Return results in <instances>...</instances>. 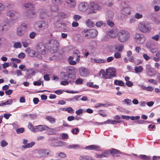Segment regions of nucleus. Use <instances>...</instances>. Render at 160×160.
Instances as JSON below:
<instances>
[{
	"instance_id": "obj_1",
	"label": "nucleus",
	"mask_w": 160,
	"mask_h": 160,
	"mask_svg": "<svg viewBox=\"0 0 160 160\" xmlns=\"http://www.w3.org/2000/svg\"><path fill=\"white\" fill-rule=\"evenodd\" d=\"M45 43L48 47L54 52H57L59 49V43L57 40L54 39H51L47 40Z\"/></svg>"
},
{
	"instance_id": "obj_2",
	"label": "nucleus",
	"mask_w": 160,
	"mask_h": 160,
	"mask_svg": "<svg viewBox=\"0 0 160 160\" xmlns=\"http://www.w3.org/2000/svg\"><path fill=\"white\" fill-rule=\"evenodd\" d=\"M23 6L28 10V16L29 18H33L35 14L34 11V7L33 5L30 3H26L23 4Z\"/></svg>"
},
{
	"instance_id": "obj_3",
	"label": "nucleus",
	"mask_w": 160,
	"mask_h": 160,
	"mask_svg": "<svg viewBox=\"0 0 160 160\" xmlns=\"http://www.w3.org/2000/svg\"><path fill=\"white\" fill-rule=\"evenodd\" d=\"M129 33L126 31L121 30L119 32L118 40L121 42H124L128 40L129 37Z\"/></svg>"
},
{
	"instance_id": "obj_4",
	"label": "nucleus",
	"mask_w": 160,
	"mask_h": 160,
	"mask_svg": "<svg viewBox=\"0 0 160 160\" xmlns=\"http://www.w3.org/2000/svg\"><path fill=\"white\" fill-rule=\"evenodd\" d=\"M138 28L144 33L149 32L151 30V28L149 25L145 23H140L138 25Z\"/></svg>"
},
{
	"instance_id": "obj_5",
	"label": "nucleus",
	"mask_w": 160,
	"mask_h": 160,
	"mask_svg": "<svg viewBox=\"0 0 160 160\" xmlns=\"http://www.w3.org/2000/svg\"><path fill=\"white\" fill-rule=\"evenodd\" d=\"M100 8V7L98 4L94 2H91L89 6V11H88V14L95 13V10H99Z\"/></svg>"
},
{
	"instance_id": "obj_6",
	"label": "nucleus",
	"mask_w": 160,
	"mask_h": 160,
	"mask_svg": "<svg viewBox=\"0 0 160 160\" xmlns=\"http://www.w3.org/2000/svg\"><path fill=\"white\" fill-rule=\"evenodd\" d=\"M27 26L26 24L23 23L17 29V33L18 36H23L26 31Z\"/></svg>"
},
{
	"instance_id": "obj_7",
	"label": "nucleus",
	"mask_w": 160,
	"mask_h": 160,
	"mask_svg": "<svg viewBox=\"0 0 160 160\" xmlns=\"http://www.w3.org/2000/svg\"><path fill=\"white\" fill-rule=\"evenodd\" d=\"M7 14L11 20H16L18 19V13L14 11H9L7 12Z\"/></svg>"
},
{
	"instance_id": "obj_8",
	"label": "nucleus",
	"mask_w": 160,
	"mask_h": 160,
	"mask_svg": "<svg viewBox=\"0 0 160 160\" xmlns=\"http://www.w3.org/2000/svg\"><path fill=\"white\" fill-rule=\"evenodd\" d=\"M36 48L38 52L42 54H45L46 53L45 46L42 42L38 43L36 45Z\"/></svg>"
},
{
	"instance_id": "obj_9",
	"label": "nucleus",
	"mask_w": 160,
	"mask_h": 160,
	"mask_svg": "<svg viewBox=\"0 0 160 160\" xmlns=\"http://www.w3.org/2000/svg\"><path fill=\"white\" fill-rule=\"evenodd\" d=\"M134 38L136 42L140 44L143 43L145 41V38L144 36L139 33L135 34Z\"/></svg>"
},
{
	"instance_id": "obj_10",
	"label": "nucleus",
	"mask_w": 160,
	"mask_h": 160,
	"mask_svg": "<svg viewBox=\"0 0 160 160\" xmlns=\"http://www.w3.org/2000/svg\"><path fill=\"white\" fill-rule=\"evenodd\" d=\"M51 151L49 149H41L38 151V153L40 157H48V155H50V154Z\"/></svg>"
},
{
	"instance_id": "obj_11",
	"label": "nucleus",
	"mask_w": 160,
	"mask_h": 160,
	"mask_svg": "<svg viewBox=\"0 0 160 160\" xmlns=\"http://www.w3.org/2000/svg\"><path fill=\"white\" fill-rule=\"evenodd\" d=\"M105 154L107 155L108 157L110 154H112L113 156H118L116 154L121 153L120 151L115 149H112L111 150L106 151L104 152Z\"/></svg>"
},
{
	"instance_id": "obj_12",
	"label": "nucleus",
	"mask_w": 160,
	"mask_h": 160,
	"mask_svg": "<svg viewBox=\"0 0 160 160\" xmlns=\"http://www.w3.org/2000/svg\"><path fill=\"white\" fill-rule=\"evenodd\" d=\"M38 27L40 30H47L48 27V23L47 22L42 21L38 23Z\"/></svg>"
},
{
	"instance_id": "obj_13",
	"label": "nucleus",
	"mask_w": 160,
	"mask_h": 160,
	"mask_svg": "<svg viewBox=\"0 0 160 160\" xmlns=\"http://www.w3.org/2000/svg\"><path fill=\"white\" fill-rule=\"evenodd\" d=\"M79 9L82 12H85L89 8V5L86 2H82L79 4L78 6Z\"/></svg>"
},
{
	"instance_id": "obj_14",
	"label": "nucleus",
	"mask_w": 160,
	"mask_h": 160,
	"mask_svg": "<svg viewBox=\"0 0 160 160\" xmlns=\"http://www.w3.org/2000/svg\"><path fill=\"white\" fill-rule=\"evenodd\" d=\"M23 71H26V75L29 77L34 75L35 73L36 72V70L34 68H26Z\"/></svg>"
},
{
	"instance_id": "obj_15",
	"label": "nucleus",
	"mask_w": 160,
	"mask_h": 160,
	"mask_svg": "<svg viewBox=\"0 0 160 160\" xmlns=\"http://www.w3.org/2000/svg\"><path fill=\"white\" fill-rule=\"evenodd\" d=\"M80 75L82 77H86L89 74L88 71L86 68H81L79 69Z\"/></svg>"
},
{
	"instance_id": "obj_16",
	"label": "nucleus",
	"mask_w": 160,
	"mask_h": 160,
	"mask_svg": "<svg viewBox=\"0 0 160 160\" xmlns=\"http://www.w3.org/2000/svg\"><path fill=\"white\" fill-rule=\"evenodd\" d=\"M35 129L36 131L35 132H37L38 131H42L44 130H48V127L44 125H39L38 126H35Z\"/></svg>"
},
{
	"instance_id": "obj_17",
	"label": "nucleus",
	"mask_w": 160,
	"mask_h": 160,
	"mask_svg": "<svg viewBox=\"0 0 160 160\" xmlns=\"http://www.w3.org/2000/svg\"><path fill=\"white\" fill-rule=\"evenodd\" d=\"M82 33L85 38H91L90 34L89 33V29H87L83 30L82 32Z\"/></svg>"
},
{
	"instance_id": "obj_18",
	"label": "nucleus",
	"mask_w": 160,
	"mask_h": 160,
	"mask_svg": "<svg viewBox=\"0 0 160 160\" xmlns=\"http://www.w3.org/2000/svg\"><path fill=\"white\" fill-rule=\"evenodd\" d=\"M131 11L130 7H128L123 8L122 10V13L123 15L125 16H127L129 15Z\"/></svg>"
},
{
	"instance_id": "obj_19",
	"label": "nucleus",
	"mask_w": 160,
	"mask_h": 160,
	"mask_svg": "<svg viewBox=\"0 0 160 160\" xmlns=\"http://www.w3.org/2000/svg\"><path fill=\"white\" fill-rule=\"evenodd\" d=\"M99 148L100 147L99 146L96 145H90L88 146L85 148V149H87L96 151H98L99 149Z\"/></svg>"
},
{
	"instance_id": "obj_20",
	"label": "nucleus",
	"mask_w": 160,
	"mask_h": 160,
	"mask_svg": "<svg viewBox=\"0 0 160 160\" xmlns=\"http://www.w3.org/2000/svg\"><path fill=\"white\" fill-rule=\"evenodd\" d=\"M89 29L91 38L96 37L97 35V31L96 30L93 29Z\"/></svg>"
},
{
	"instance_id": "obj_21",
	"label": "nucleus",
	"mask_w": 160,
	"mask_h": 160,
	"mask_svg": "<svg viewBox=\"0 0 160 160\" xmlns=\"http://www.w3.org/2000/svg\"><path fill=\"white\" fill-rule=\"evenodd\" d=\"M80 160H95L91 156L88 155H82L79 157Z\"/></svg>"
},
{
	"instance_id": "obj_22",
	"label": "nucleus",
	"mask_w": 160,
	"mask_h": 160,
	"mask_svg": "<svg viewBox=\"0 0 160 160\" xmlns=\"http://www.w3.org/2000/svg\"><path fill=\"white\" fill-rule=\"evenodd\" d=\"M117 76V73H106V76L105 78V79H112L114 77H116Z\"/></svg>"
},
{
	"instance_id": "obj_23",
	"label": "nucleus",
	"mask_w": 160,
	"mask_h": 160,
	"mask_svg": "<svg viewBox=\"0 0 160 160\" xmlns=\"http://www.w3.org/2000/svg\"><path fill=\"white\" fill-rule=\"evenodd\" d=\"M61 78L62 80H67L69 78V76L67 73L64 72H62L61 73Z\"/></svg>"
},
{
	"instance_id": "obj_24",
	"label": "nucleus",
	"mask_w": 160,
	"mask_h": 160,
	"mask_svg": "<svg viewBox=\"0 0 160 160\" xmlns=\"http://www.w3.org/2000/svg\"><path fill=\"white\" fill-rule=\"evenodd\" d=\"M47 11L45 9H42L40 11V17L41 18L43 19L47 16Z\"/></svg>"
},
{
	"instance_id": "obj_25",
	"label": "nucleus",
	"mask_w": 160,
	"mask_h": 160,
	"mask_svg": "<svg viewBox=\"0 0 160 160\" xmlns=\"http://www.w3.org/2000/svg\"><path fill=\"white\" fill-rule=\"evenodd\" d=\"M35 144V142H32L30 143H27L26 145H23L22 147L24 148H30L33 147Z\"/></svg>"
},
{
	"instance_id": "obj_26",
	"label": "nucleus",
	"mask_w": 160,
	"mask_h": 160,
	"mask_svg": "<svg viewBox=\"0 0 160 160\" xmlns=\"http://www.w3.org/2000/svg\"><path fill=\"white\" fill-rule=\"evenodd\" d=\"M10 26L8 24H4L2 27H0V29H1L3 31L6 32L8 31L10 28Z\"/></svg>"
},
{
	"instance_id": "obj_27",
	"label": "nucleus",
	"mask_w": 160,
	"mask_h": 160,
	"mask_svg": "<svg viewBox=\"0 0 160 160\" xmlns=\"http://www.w3.org/2000/svg\"><path fill=\"white\" fill-rule=\"evenodd\" d=\"M107 34L111 38H114L117 36V34L115 33H114L113 31L112 30L108 31L107 33Z\"/></svg>"
},
{
	"instance_id": "obj_28",
	"label": "nucleus",
	"mask_w": 160,
	"mask_h": 160,
	"mask_svg": "<svg viewBox=\"0 0 160 160\" xmlns=\"http://www.w3.org/2000/svg\"><path fill=\"white\" fill-rule=\"evenodd\" d=\"M114 84L116 85H119L121 86H122L124 85V82L122 80H115L114 81Z\"/></svg>"
},
{
	"instance_id": "obj_29",
	"label": "nucleus",
	"mask_w": 160,
	"mask_h": 160,
	"mask_svg": "<svg viewBox=\"0 0 160 160\" xmlns=\"http://www.w3.org/2000/svg\"><path fill=\"white\" fill-rule=\"evenodd\" d=\"M113 15L114 13L111 10L108 11L107 12V19H112L113 18Z\"/></svg>"
},
{
	"instance_id": "obj_30",
	"label": "nucleus",
	"mask_w": 160,
	"mask_h": 160,
	"mask_svg": "<svg viewBox=\"0 0 160 160\" xmlns=\"http://www.w3.org/2000/svg\"><path fill=\"white\" fill-rule=\"evenodd\" d=\"M86 24L88 27L90 28L93 27L95 25L94 23L89 19L87 20Z\"/></svg>"
},
{
	"instance_id": "obj_31",
	"label": "nucleus",
	"mask_w": 160,
	"mask_h": 160,
	"mask_svg": "<svg viewBox=\"0 0 160 160\" xmlns=\"http://www.w3.org/2000/svg\"><path fill=\"white\" fill-rule=\"evenodd\" d=\"M45 118L52 123H54L55 122V119L51 116H47Z\"/></svg>"
},
{
	"instance_id": "obj_32",
	"label": "nucleus",
	"mask_w": 160,
	"mask_h": 160,
	"mask_svg": "<svg viewBox=\"0 0 160 160\" xmlns=\"http://www.w3.org/2000/svg\"><path fill=\"white\" fill-rule=\"evenodd\" d=\"M106 72H108L111 73H116V69L112 67L110 68H109L106 69Z\"/></svg>"
},
{
	"instance_id": "obj_33",
	"label": "nucleus",
	"mask_w": 160,
	"mask_h": 160,
	"mask_svg": "<svg viewBox=\"0 0 160 160\" xmlns=\"http://www.w3.org/2000/svg\"><path fill=\"white\" fill-rule=\"evenodd\" d=\"M134 70L136 73L141 72L143 70L142 67L141 66L138 67H135Z\"/></svg>"
},
{
	"instance_id": "obj_34",
	"label": "nucleus",
	"mask_w": 160,
	"mask_h": 160,
	"mask_svg": "<svg viewBox=\"0 0 160 160\" xmlns=\"http://www.w3.org/2000/svg\"><path fill=\"white\" fill-rule=\"evenodd\" d=\"M66 2L69 4L72 7H74L76 6V3L74 0H67Z\"/></svg>"
},
{
	"instance_id": "obj_35",
	"label": "nucleus",
	"mask_w": 160,
	"mask_h": 160,
	"mask_svg": "<svg viewBox=\"0 0 160 160\" xmlns=\"http://www.w3.org/2000/svg\"><path fill=\"white\" fill-rule=\"evenodd\" d=\"M123 48V46L122 45H120L119 46L116 45L114 46L113 47V48H114L115 50H117L118 52L121 51Z\"/></svg>"
},
{
	"instance_id": "obj_36",
	"label": "nucleus",
	"mask_w": 160,
	"mask_h": 160,
	"mask_svg": "<svg viewBox=\"0 0 160 160\" xmlns=\"http://www.w3.org/2000/svg\"><path fill=\"white\" fill-rule=\"evenodd\" d=\"M147 72L148 75L150 77L154 76L155 74V71L152 69H151L150 70L148 71H147Z\"/></svg>"
},
{
	"instance_id": "obj_37",
	"label": "nucleus",
	"mask_w": 160,
	"mask_h": 160,
	"mask_svg": "<svg viewBox=\"0 0 160 160\" xmlns=\"http://www.w3.org/2000/svg\"><path fill=\"white\" fill-rule=\"evenodd\" d=\"M94 61L96 62L99 63H104L106 62V60L104 59H98L95 58L94 59Z\"/></svg>"
},
{
	"instance_id": "obj_38",
	"label": "nucleus",
	"mask_w": 160,
	"mask_h": 160,
	"mask_svg": "<svg viewBox=\"0 0 160 160\" xmlns=\"http://www.w3.org/2000/svg\"><path fill=\"white\" fill-rule=\"evenodd\" d=\"M52 2L54 4L59 5L61 4L62 0H52Z\"/></svg>"
},
{
	"instance_id": "obj_39",
	"label": "nucleus",
	"mask_w": 160,
	"mask_h": 160,
	"mask_svg": "<svg viewBox=\"0 0 160 160\" xmlns=\"http://www.w3.org/2000/svg\"><path fill=\"white\" fill-rule=\"evenodd\" d=\"M42 83V86H43V81L39 80L38 81L34 82H33V85L35 86H40L41 85Z\"/></svg>"
},
{
	"instance_id": "obj_40",
	"label": "nucleus",
	"mask_w": 160,
	"mask_h": 160,
	"mask_svg": "<svg viewBox=\"0 0 160 160\" xmlns=\"http://www.w3.org/2000/svg\"><path fill=\"white\" fill-rule=\"evenodd\" d=\"M139 158L143 160H149L150 157L145 155H140Z\"/></svg>"
},
{
	"instance_id": "obj_41",
	"label": "nucleus",
	"mask_w": 160,
	"mask_h": 160,
	"mask_svg": "<svg viewBox=\"0 0 160 160\" xmlns=\"http://www.w3.org/2000/svg\"><path fill=\"white\" fill-rule=\"evenodd\" d=\"M28 127L29 128L32 132H35V131H36L35 126L34 127L31 123L30 122L29 123Z\"/></svg>"
},
{
	"instance_id": "obj_42",
	"label": "nucleus",
	"mask_w": 160,
	"mask_h": 160,
	"mask_svg": "<svg viewBox=\"0 0 160 160\" xmlns=\"http://www.w3.org/2000/svg\"><path fill=\"white\" fill-rule=\"evenodd\" d=\"M81 97V95H78L74 97L73 98H68V101H74V100H75L76 101H78V98Z\"/></svg>"
},
{
	"instance_id": "obj_43",
	"label": "nucleus",
	"mask_w": 160,
	"mask_h": 160,
	"mask_svg": "<svg viewBox=\"0 0 160 160\" xmlns=\"http://www.w3.org/2000/svg\"><path fill=\"white\" fill-rule=\"evenodd\" d=\"M58 7L57 5H54L51 7V10L52 12H56L58 10Z\"/></svg>"
},
{
	"instance_id": "obj_44",
	"label": "nucleus",
	"mask_w": 160,
	"mask_h": 160,
	"mask_svg": "<svg viewBox=\"0 0 160 160\" xmlns=\"http://www.w3.org/2000/svg\"><path fill=\"white\" fill-rule=\"evenodd\" d=\"M13 47L15 48H20L22 47V45L20 42H18L14 43Z\"/></svg>"
},
{
	"instance_id": "obj_45",
	"label": "nucleus",
	"mask_w": 160,
	"mask_h": 160,
	"mask_svg": "<svg viewBox=\"0 0 160 160\" xmlns=\"http://www.w3.org/2000/svg\"><path fill=\"white\" fill-rule=\"evenodd\" d=\"M73 54L76 55L78 58H80L81 57L80 52L78 50H76L74 51Z\"/></svg>"
},
{
	"instance_id": "obj_46",
	"label": "nucleus",
	"mask_w": 160,
	"mask_h": 160,
	"mask_svg": "<svg viewBox=\"0 0 160 160\" xmlns=\"http://www.w3.org/2000/svg\"><path fill=\"white\" fill-rule=\"evenodd\" d=\"M112 20V19H108L107 21V24L111 27H112L114 26V23L111 21Z\"/></svg>"
},
{
	"instance_id": "obj_47",
	"label": "nucleus",
	"mask_w": 160,
	"mask_h": 160,
	"mask_svg": "<svg viewBox=\"0 0 160 160\" xmlns=\"http://www.w3.org/2000/svg\"><path fill=\"white\" fill-rule=\"evenodd\" d=\"M37 54V52L33 50L30 51V53H29V56L32 57L36 56V55Z\"/></svg>"
},
{
	"instance_id": "obj_48",
	"label": "nucleus",
	"mask_w": 160,
	"mask_h": 160,
	"mask_svg": "<svg viewBox=\"0 0 160 160\" xmlns=\"http://www.w3.org/2000/svg\"><path fill=\"white\" fill-rule=\"evenodd\" d=\"M83 80L81 78L77 79L75 82V83L77 84H81L82 83Z\"/></svg>"
},
{
	"instance_id": "obj_49",
	"label": "nucleus",
	"mask_w": 160,
	"mask_h": 160,
	"mask_svg": "<svg viewBox=\"0 0 160 160\" xmlns=\"http://www.w3.org/2000/svg\"><path fill=\"white\" fill-rule=\"evenodd\" d=\"M79 147L80 146L78 145L72 144L69 146L68 148H74L75 149H76L78 148H79Z\"/></svg>"
},
{
	"instance_id": "obj_50",
	"label": "nucleus",
	"mask_w": 160,
	"mask_h": 160,
	"mask_svg": "<svg viewBox=\"0 0 160 160\" xmlns=\"http://www.w3.org/2000/svg\"><path fill=\"white\" fill-rule=\"evenodd\" d=\"M8 144V143L4 140H2L1 142V145L2 147H4Z\"/></svg>"
},
{
	"instance_id": "obj_51",
	"label": "nucleus",
	"mask_w": 160,
	"mask_h": 160,
	"mask_svg": "<svg viewBox=\"0 0 160 160\" xmlns=\"http://www.w3.org/2000/svg\"><path fill=\"white\" fill-rule=\"evenodd\" d=\"M142 60L140 59H138L135 60L134 63L135 65H138L139 64L142 63Z\"/></svg>"
},
{
	"instance_id": "obj_52",
	"label": "nucleus",
	"mask_w": 160,
	"mask_h": 160,
	"mask_svg": "<svg viewBox=\"0 0 160 160\" xmlns=\"http://www.w3.org/2000/svg\"><path fill=\"white\" fill-rule=\"evenodd\" d=\"M24 130V129L23 128H20L17 129L16 130L17 132L18 133H22Z\"/></svg>"
},
{
	"instance_id": "obj_53",
	"label": "nucleus",
	"mask_w": 160,
	"mask_h": 160,
	"mask_svg": "<svg viewBox=\"0 0 160 160\" xmlns=\"http://www.w3.org/2000/svg\"><path fill=\"white\" fill-rule=\"evenodd\" d=\"M123 102L128 105L131 104V100L129 99H125L123 100Z\"/></svg>"
},
{
	"instance_id": "obj_54",
	"label": "nucleus",
	"mask_w": 160,
	"mask_h": 160,
	"mask_svg": "<svg viewBox=\"0 0 160 160\" xmlns=\"http://www.w3.org/2000/svg\"><path fill=\"white\" fill-rule=\"evenodd\" d=\"M160 37V35L157 34L152 37V39L155 40L156 41H158Z\"/></svg>"
},
{
	"instance_id": "obj_55",
	"label": "nucleus",
	"mask_w": 160,
	"mask_h": 160,
	"mask_svg": "<svg viewBox=\"0 0 160 160\" xmlns=\"http://www.w3.org/2000/svg\"><path fill=\"white\" fill-rule=\"evenodd\" d=\"M81 16L78 15H76L74 16H73V19L75 21H78L81 18Z\"/></svg>"
},
{
	"instance_id": "obj_56",
	"label": "nucleus",
	"mask_w": 160,
	"mask_h": 160,
	"mask_svg": "<svg viewBox=\"0 0 160 160\" xmlns=\"http://www.w3.org/2000/svg\"><path fill=\"white\" fill-rule=\"evenodd\" d=\"M113 121H115V120H112L110 119H108L106 121L104 122V124H105L106 123H108V122H110L112 124H115V122H113Z\"/></svg>"
},
{
	"instance_id": "obj_57",
	"label": "nucleus",
	"mask_w": 160,
	"mask_h": 160,
	"mask_svg": "<svg viewBox=\"0 0 160 160\" xmlns=\"http://www.w3.org/2000/svg\"><path fill=\"white\" fill-rule=\"evenodd\" d=\"M36 34V33L35 32H31L29 35V37L33 39L34 38Z\"/></svg>"
},
{
	"instance_id": "obj_58",
	"label": "nucleus",
	"mask_w": 160,
	"mask_h": 160,
	"mask_svg": "<svg viewBox=\"0 0 160 160\" xmlns=\"http://www.w3.org/2000/svg\"><path fill=\"white\" fill-rule=\"evenodd\" d=\"M25 56V54L23 52H21L18 55V57L19 58H24Z\"/></svg>"
},
{
	"instance_id": "obj_59",
	"label": "nucleus",
	"mask_w": 160,
	"mask_h": 160,
	"mask_svg": "<svg viewBox=\"0 0 160 160\" xmlns=\"http://www.w3.org/2000/svg\"><path fill=\"white\" fill-rule=\"evenodd\" d=\"M115 57L116 58H121V55L118 52H116L114 54Z\"/></svg>"
},
{
	"instance_id": "obj_60",
	"label": "nucleus",
	"mask_w": 160,
	"mask_h": 160,
	"mask_svg": "<svg viewBox=\"0 0 160 160\" xmlns=\"http://www.w3.org/2000/svg\"><path fill=\"white\" fill-rule=\"evenodd\" d=\"M140 118L139 116H136L135 117L132 116L130 117V119L132 120H138Z\"/></svg>"
},
{
	"instance_id": "obj_61",
	"label": "nucleus",
	"mask_w": 160,
	"mask_h": 160,
	"mask_svg": "<svg viewBox=\"0 0 160 160\" xmlns=\"http://www.w3.org/2000/svg\"><path fill=\"white\" fill-rule=\"evenodd\" d=\"M66 111L70 113H73L74 112L73 109L71 107H69L67 108L66 109Z\"/></svg>"
},
{
	"instance_id": "obj_62",
	"label": "nucleus",
	"mask_w": 160,
	"mask_h": 160,
	"mask_svg": "<svg viewBox=\"0 0 160 160\" xmlns=\"http://www.w3.org/2000/svg\"><path fill=\"white\" fill-rule=\"evenodd\" d=\"M143 57L146 60H148L150 59V57L148 56L146 54H144L143 55Z\"/></svg>"
},
{
	"instance_id": "obj_63",
	"label": "nucleus",
	"mask_w": 160,
	"mask_h": 160,
	"mask_svg": "<svg viewBox=\"0 0 160 160\" xmlns=\"http://www.w3.org/2000/svg\"><path fill=\"white\" fill-rule=\"evenodd\" d=\"M76 113L78 115H80L83 112V110L82 109H79L78 110L76 111Z\"/></svg>"
},
{
	"instance_id": "obj_64",
	"label": "nucleus",
	"mask_w": 160,
	"mask_h": 160,
	"mask_svg": "<svg viewBox=\"0 0 160 160\" xmlns=\"http://www.w3.org/2000/svg\"><path fill=\"white\" fill-rule=\"evenodd\" d=\"M12 115L11 114L9 113H5L3 117L7 119L9 118Z\"/></svg>"
}]
</instances>
